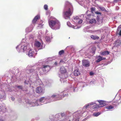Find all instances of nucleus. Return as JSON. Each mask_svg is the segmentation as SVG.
Here are the masks:
<instances>
[{
	"label": "nucleus",
	"instance_id": "1",
	"mask_svg": "<svg viewBox=\"0 0 121 121\" xmlns=\"http://www.w3.org/2000/svg\"><path fill=\"white\" fill-rule=\"evenodd\" d=\"M73 9L71 4L68 1H66L63 11L64 17L66 19L70 18L73 14Z\"/></svg>",
	"mask_w": 121,
	"mask_h": 121
},
{
	"label": "nucleus",
	"instance_id": "2",
	"mask_svg": "<svg viewBox=\"0 0 121 121\" xmlns=\"http://www.w3.org/2000/svg\"><path fill=\"white\" fill-rule=\"evenodd\" d=\"M48 23L50 27L53 30H57L60 28V23L56 19H54L53 17H51L48 20Z\"/></svg>",
	"mask_w": 121,
	"mask_h": 121
},
{
	"label": "nucleus",
	"instance_id": "3",
	"mask_svg": "<svg viewBox=\"0 0 121 121\" xmlns=\"http://www.w3.org/2000/svg\"><path fill=\"white\" fill-rule=\"evenodd\" d=\"M82 65L85 67H88L90 65L89 62L86 60H82Z\"/></svg>",
	"mask_w": 121,
	"mask_h": 121
},
{
	"label": "nucleus",
	"instance_id": "4",
	"mask_svg": "<svg viewBox=\"0 0 121 121\" xmlns=\"http://www.w3.org/2000/svg\"><path fill=\"white\" fill-rule=\"evenodd\" d=\"M36 91L37 93L39 94L43 93L44 92V89L43 88L39 86L37 87Z\"/></svg>",
	"mask_w": 121,
	"mask_h": 121
},
{
	"label": "nucleus",
	"instance_id": "5",
	"mask_svg": "<svg viewBox=\"0 0 121 121\" xmlns=\"http://www.w3.org/2000/svg\"><path fill=\"white\" fill-rule=\"evenodd\" d=\"M50 68V66L48 65H43L41 69L43 72H45L48 71Z\"/></svg>",
	"mask_w": 121,
	"mask_h": 121
},
{
	"label": "nucleus",
	"instance_id": "6",
	"mask_svg": "<svg viewBox=\"0 0 121 121\" xmlns=\"http://www.w3.org/2000/svg\"><path fill=\"white\" fill-rule=\"evenodd\" d=\"M98 101L99 103L100 106V107H103L106 105V102L104 101L98 100Z\"/></svg>",
	"mask_w": 121,
	"mask_h": 121
},
{
	"label": "nucleus",
	"instance_id": "7",
	"mask_svg": "<svg viewBox=\"0 0 121 121\" xmlns=\"http://www.w3.org/2000/svg\"><path fill=\"white\" fill-rule=\"evenodd\" d=\"M74 75L76 76H77L81 74L80 71L78 69H76L73 71Z\"/></svg>",
	"mask_w": 121,
	"mask_h": 121
},
{
	"label": "nucleus",
	"instance_id": "8",
	"mask_svg": "<svg viewBox=\"0 0 121 121\" xmlns=\"http://www.w3.org/2000/svg\"><path fill=\"white\" fill-rule=\"evenodd\" d=\"M40 17L39 15H37L32 20V22L33 24H35L37 20Z\"/></svg>",
	"mask_w": 121,
	"mask_h": 121
},
{
	"label": "nucleus",
	"instance_id": "9",
	"mask_svg": "<svg viewBox=\"0 0 121 121\" xmlns=\"http://www.w3.org/2000/svg\"><path fill=\"white\" fill-rule=\"evenodd\" d=\"M67 25L73 28L74 29H77L78 28H79V27L77 26H74L73 25H72L71 24L70 22H67Z\"/></svg>",
	"mask_w": 121,
	"mask_h": 121
},
{
	"label": "nucleus",
	"instance_id": "10",
	"mask_svg": "<svg viewBox=\"0 0 121 121\" xmlns=\"http://www.w3.org/2000/svg\"><path fill=\"white\" fill-rule=\"evenodd\" d=\"M60 71L61 73H66V71L63 66H62L60 68Z\"/></svg>",
	"mask_w": 121,
	"mask_h": 121
},
{
	"label": "nucleus",
	"instance_id": "11",
	"mask_svg": "<svg viewBox=\"0 0 121 121\" xmlns=\"http://www.w3.org/2000/svg\"><path fill=\"white\" fill-rule=\"evenodd\" d=\"M99 59L96 61L97 62H98L103 60H105L106 58L105 57H103L100 56H98Z\"/></svg>",
	"mask_w": 121,
	"mask_h": 121
},
{
	"label": "nucleus",
	"instance_id": "12",
	"mask_svg": "<svg viewBox=\"0 0 121 121\" xmlns=\"http://www.w3.org/2000/svg\"><path fill=\"white\" fill-rule=\"evenodd\" d=\"M82 16L84 17V16H85L86 19V20H89L90 19L91 17L92 16L91 14H88L87 15H85L84 14H82L81 15V16Z\"/></svg>",
	"mask_w": 121,
	"mask_h": 121
},
{
	"label": "nucleus",
	"instance_id": "13",
	"mask_svg": "<svg viewBox=\"0 0 121 121\" xmlns=\"http://www.w3.org/2000/svg\"><path fill=\"white\" fill-rule=\"evenodd\" d=\"M100 53L101 55L102 56L106 55H109V52L108 51H105L100 52Z\"/></svg>",
	"mask_w": 121,
	"mask_h": 121
},
{
	"label": "nucleus",
	"instance_id": "14",
	"mask_svg": "<svg viewBox=\"0 0 121 121\" xmlns=\"http://www.w3.org/2000/svg\"><path fill=\"white\" fill-rule=\"evenodd\" d=\"M34 54V52L32 50H30L28 53V55L29 56H32Z\"/></svg>",
	"mask_w": 121,
	"mask_h": 121
},
{
	"label": "nucleus",
	"instance_id": "15",
	"mask_svg": "<svg viewBox=\"0 0 121 121\" xmlns=\"http://www.w3.org/2000/svg\"><path fill=\"white\" fill-rule=\"evenodd\" d=\"M6 109V108L4 106H3L0 104V111H5Z\"/></svg>",
	"mask_w": 121,
	"mask_h": 121
},
{
	"label": "nucleus",
	"instance_id": "16",
	"mask_svg": "<svg viewBox=\"0 0 121 121\" xmlns=\"http://www.w3.org/2000/svg\"><path fill=\"white\" fill-rule=\"evenodd\" d=\"M91 39L94 40H96L99 39V37L96 35H91Z\"/></svg>",
	"mask_w": 121,
	"mask_h": 121
},
{
	"label": "nucleus",
	"instance_id": "17",
	"mask_svg": "<svg viewBox=\"0 0 121 121\" xmlns=\"http://www.w3.org/2000/svg\"><path fill=\"white\" fill-rule=\"evenodd\" d=\"M40 44L41 43L39 42L36 41L35 42V45L36 46L39 47H40Z\"/></svg>",
	"mask_w": 121,
	"mask_h": 121
},
{
	"label": "nucleus",
	"instance_id": "18",
	"mask_svg": "<svg viewBox=\"0 0 121 121\" xmlns=\"http://www.w3.org/2000/svg\"><path fill=\"white\" fill-rule=\"evenodd\" d=\"M80 4L82 6L83 5V0H75Z\"/></svg>",
	"mask_w": 121,
	"mask_h": 121
},
{
	"label": "nucleus",
	"instance_id": "19",
	"mask_svg": "<svg viewBox=\"0 0 121 121\" xmlns=\"http://www.w3.org/2000/svg\"><path fill=\"white\" fill-rule=\"evenodd\" d=\"M100 107V106L99 105H96L92 107V109H94L95 110H97V109L99 108Z\"/></svg>",
	"mask_w": 121,
	"mask_h": 121
},
{
	"label": "nucleus",
	"instance_id": "20",
	"mask_svg": "<svg viewBox=\"0 0 121 121\" xmlns=\"http://www.w3.org/2000/svg\"><path fill=\"white\" fill-rule=\"evenodd\" d=\"M101 114L100 112H98L96 113H94L93 114V115L95 117H97Z\"/></svg>",
	"mask_w": 121,
	"mask_h": 121
},
{
	"label": "nucleus",
	"instance_id": "21",
	"mask_svg": "<svg viewBox=\"0 0 121 121\" xmlns=\"http://www.w3.org/2000/svg\"><path fill=\"white\" fill-rule=\"evenodd\" d=\"M45 39L46 41L48 42H50V37L48 36H46L45 37Z\"/></svg>",
	"mask_w": 121,
	"mask_h": 121
},
{
	"label": "nucleus",
	"instance_id": "22",
	"mask_svg": "<svg viewBox=\"0 0 121 121\" xmlns=\"http://www.w3.org/2000/svg\"><path fill=\"white\" fill-rule=\"evenodd\" d=\"M89 22L91 23H95L96 21L95 19H92L90 20Z\"/></svg>",
	"mask_w": 121,
	"mask_h": 121
},
{
	"label": "nucleus",
	"instance_id": "23",
	"mask_svg": "<svg viewBox=\"0 0 121 121\" xmlns=\"http://www.w3.org/2000/svg\"><path fill=\"white\" fill-rule=\"evenodd\" d=\"M94 104L93 103H91L88 104H87L86 105H85V107L86 108H88V106H90V105H93Z\"/></svg>",
	"mask_w": 121,
	"mask_h": 121
},
{
	"label": "nucleus",
	"instance_id": "24",
	"mask_svg": "<svg viewBox=\"0 0 121 121\" xmlns=\"http://www.w3.org/2000/svg\"><path fill=\"white\" fill-rule=\"evenodd\" d=\"M99 9L102 10L104 11H107L106 9L104 7H100L99 8Z\"/></svg>",
	"mask_w": 121,
	"mask_h": 121
},
{
	"label": "nucleus",
	"instance_id": "25",
	"mask_svg": "<svg viewBox=\"0 0 121 121\" xmlns=\"http://www.w3.org/2000/svg\"><path fill=\"white\" fill-rule=\"evenodd\" d=\"M64 53V51L63 50H61L59 52V54L60 55L63 54Z\"/></svg>",
	"mask_w": 121,
	"mask_h": 121
},
{
	"label": "nucleus",
	"instance_id": "26",
	"mask_svg": "<svg viewBox=\"0 0 121 121\" xmlns=\"http://www.w3.org/2000/svg\"><path fill=\"white\" fill-rule=\"evenodd\" d=\"M34 70L33 69H30L29 70V72H28V73H31L34 72Z\"/></svg>",
	"mask_w": 121,
	"mask_h": 121
},
{
	"label": "nucleus",
	"instance_id": "27",
	"mask_svg": "<svg viewBox=\"0 0 121 121\" xmlns=\"http://www.w3.org/2000/svg\"><path fill=\"white\" fill-rule=\"evenodd\" d=\"M114 107L112 105H110L108 106H107V108L108 109H111L113 108Z\"/></svg>",
	"mask_w": 121,
	"mask_h": 121
},
{
	"label": "nucleus",
	"instance_id": "28",
	"mask_svg": "<svg viewBox=\"0 0 121 121\" xmlns=\"http://www.w3.org/2000/svg\"><path fill=\"white\" fill-rule=\"evenodd\" d=\"M43 24H39L38 26L39 28H41L43 27Z\"/></svg>",
	"mask_w": 121,
	"mask_h": 121
},
{
	"label": "nucleus",
	"instance_id": "29",
	"mask_svg": "<svg viewBox=\"0 0 121 121\" xmlns=\"http://www.w3.org/2000/svg\"><path fill=\"white\" fill-rule=\"evenodd\" d=\"M44 8L46 10L48 9V6L47 4H45L44 6Z\"/></svg>",
	"mask_w": 121,
	"mask_h": 121
},
{
	"label": "nucleus",
	"instance_id": "30",
	"mask_svg": "<svg viewBox=\"0 0 121 121\" xmlns=\"http://www.w3.org/2000/svg\"><path fill=\"white\" fill-rule=\"evenodd\" d=\"M95 14H99L100 15V16H101V13L99 12L98 11H96L95 12Z\"/></svg>",
	"mask_w": 121,
	"mask_h": 121
},
{
	"label": "nucleus",
	"instance_id": "31",
	"mask_svg": "<svg viewBox=\"0 0 121 121\" xmlns=\"http://www.w3.org/2000/svg\"><path fill=\"white\" fill-rule=\"evenodd\" d=\"M95 10V7H92L91 8V12H93Z\"/></svg>",
	"mask_w": 121,
	"mask_h": 121
},
{
	"label": "nucleus",
	"instance_id": "32",
	"mask_svg": "<svg viewBox=\"0 0 121 121\" xmlns=\"http://www.w3.org/2000/svg\"><path fill=\"white\" fill-rule=\"evenodd\" d=\"M117 30H121V25L118 27Z\"/></svg>",
	"mask_w": 121,
	"mask_h": 121
},
{
	"label": "nucleus",
	"instance_id": "33",
	"mask_svg": "<svg viewBox=\"0 0 121 121\" xmlns=\"http://www.w3.org/2000/svg\"><path fill=\"white\" fill-rule=\"evenodd\" d=\"M108 29V28L107 27H104L103 29H102V30H106Z\"/></svg>",
	"mask_w": 121,
	"mask_h": 121
},
{
	"label": "nucleus",
	"instance_id": "34",
	"mask_svg": "<svg viewBox=\"0 0 121 121\" xmlns=\"http://www.w3.org/2000/svg\"><path fill=\"white\" fill-rule=\"evenodd\" d=\"M78 18V17L77 16L73 17V19L74 20H77Z\"/></svg>",
	"mask_w": 121,
	"mask_h": 121
},
{
	"label": "nucleus",
	"instance_id": "35",
	"mask_svg": "<svg viewBox=\"0 0 121 121\" xmlns=\"http://www.w3.org/2000/svg\"><path fill=\"white\" fill-rule=\"evenodd\" d=\"M44 98V97H42L40 99H39V101L40 102L42 101L43 99Z\"/></svg>",
	"mask_w": 121,
	"mask_h": 121
},
{
	"label": "nucleus",
	"instance_id": "36",
	"mask_svg": "<svg viewBox=\"0 0 121 121\" xmlns=\"http://www.w3.org/2000/svg\"><path fill=\"white\" fill-rule=\"evenodd\" d=\"M57 96V95H53L52 96V98H54L55 97H56Z\"/></svg>",
	"mask_w": 121,
	"mask_h": 121
},
{
	"label": "nucleus",
	"instance_id": "37",
	"mask_svg": "<svg viewBox=\"0 0 121 121\" xmlns=\"http://www.w3.org/2000/svg\"><path fill=\"white\" fill-rule=\"evenodd\" d=\"M32 29H31L30 27H28V28H27L26 29V30H32Z\"/></svg>",
	"mask_w": 121,
	"mask_h": 121
},
{
	"label": "nucleus",
	"instance_id": "38",
	"mask_svg": "<svg viewBox=\"0 0 121 121\" xmlns=\"http://www.w3.org/2000/svg\"><path fill=\"white\" fill-rule=\"evenodd\" d=\"M82 22V20H80L78 21V22L79 24L81 23Z\"/></svg>",
	"mask_w": 121,
	"mask_h": 121
},
{
	"label": "nucleus",
	"instance_id": "39",
	"mask_svg": "<svg viewBox=\"0 0 121 121\" xmlns=\"http://www.w3.org/2000/svg\"><path fill=\"white\" fill-rule=\"evenodd\" d=\"M4 97V95L1 94H0V98H2Z\"/></svg>",
	"mask_w": 121,
	"mask_h": 121
},
{
	"label": "nucleus",
	"instance_id": "40",
	"mask_svg": "<svg viewBox=\"0 0 121 121\" xmlns=\"http://www.w3.org/2000/svg\"><path fill=\"white\" fill-rule=\"evenodd\" d=\"M17 87L18 88H19V89H22V86H17Z\"/></svg>",
	"mask_w": 121,
	"mask_h": 121
},
{
	"label": "nucleus",
	"instance_id": "41",
	"mask_svg": "<svg viewBox=\"0 0 121 121\" xmlns=\"http://www.w3.org/2000/svg\"><path fill=\"white\" fill-rule=\"evenodd\" d=\"M120 1H121V0H114V1L115 2H117Z\"/></svg>",
	"mask_w": 121,
	"mask_h": 121
},
{
	"label": "nucleus",
	"instance_id": "42",
	"mask_svg": "<svg viewBox=\"0 0 121 121\" xmlns=\"http://www.w3.org/2000/svg\"><path fill=\"white\" fill-rule=\"evenodd\" d=\"M26 46H24V47L23 48V50L24 51H25L26 50Z\"/></svg>",
	"mask_w": 121,
	"mask_h": 121
},
{
	"label": "nucleus",
	"instance_id": "43",
	"mask_svg": "<svg viewBox=\"0 0 121 121\" xmlns=\"http://www.w3.org/2000/svg\"><path fill=\"white\" fill-rule=\"evenodd\" d=\"M26 46H24V47L23 48V50L24 51H25L26 50Z\"/></svg>",
	"mask_w": 121,
	"mask_h": 121
},
{
	"label": "nucleus",
	"instance_id": "44",
	"mask_svg": "<svg viewBox=\"0 0 121 121\" xmlns=\"http://www.w3.org/2000/svg\"><path fill=\"white\" fill-rule=\"evenodd\" d=\"M93 74V73L92 72H90V75H92Z\"/></svg>",
	"mask_w": 121,
	"mask_h": 121
},
{
	"label": "nucleus",
	"instance_id": "45",
	"mask_svg": "<svg viewBox=\"0 0 121 121\" xmlns=\"http://www.w3.org/2000/svg\"><path fill=\"white\" fill-rule=\"evenodd\" d=\"M118 34L120 36H121V31H120Z\"/></svg>",
	"mask_w": 121,
	"mask_h": 121
},
{
	"label": "nucleus",
	"instance_id": "46",
	"mask_svg": "<svg viewBox=\"0 0 121 121\" xmlns=\"http://www.w3.org/2000/svg\"><path fill=\"white\" fill-rule=\"evenodd\" d=\"M55 65H57V62H56L55 63V64H54Z\"/></svg>",
	"mask_w": 121,
	"mask_h": 121
},
{
	"label": "nucleus",
	"instance_id": "47",
	"mask_svg": "<svg viewBox=\"0 0 121 121\" xmlns=\"http://www.w3.org/2000/svg\"><path fill=\"white\" fill-rule=\"evenodd\" d=\"M48 13H49L48 12H46V15H48Z\"/></svg>",
	"mask_w": 121,
	"mask_h": 121
},
{
	"label": "nucleus",
	"instance_id": "48",
	"mask_svg": "<svg viewBox=\"0 0 121 121\" xmlns=\"http://www.w3.org/2000/svg\"><path fill=\"white\" fill-rule=\"evenodd\" d=\"M116 9H117L118 10L119 9V7H116Z\"/></svg>",
	"mask_w": 121,
	"mask_h": 121
},
{
	"label": "nucleus",
	"instance_id": "49",
	"mask_svg": "<svg viewBox=\"0 0 121 121\" xmlns=\"http://www.w3.org/2000/svg\"><path fill=\"white\" fill-rule=\"evenodd\" d=\"M0 121H3V120H2L0 119Z\"/></svg>",
	"mask_w": 121,
	"mask_h": 121
},
{
	"label": "nucleus",
	"instance_id": "50",
	"mask_svg": "<svg viewBox=\"0 0 121 121\" xmlns=\"http://www.w3.org/2000/svg\"><path fill=\"white\" fill-rule=\"evenodd\" d=\"M84 7L85 8L86 7V6H84Z\"/></svg>",
	"mask_w": 121,
	"mask_h": 121
},
{
	"label": "nucleus",
	"instance_id": "51",
	"mask_svg": "<svg viewBox=\"0 0 121 121\" xmlns=\"http://www.w3.org/2000/svg\"><path fill=\"white\" fill-rule=\"evenodd\" d=\"M12 99H13H13L12 98Z\"/></svg>",
	"mask_w": 121,
	"mask_h": 121
},
{
	"label": "nucleus",
	"instance_id": "52",
	"mask_svg": "<svg viewBox=\"0 0 121 121\" xmlns=\"http://www.w3.org/2000/svg\"><path fill=\"white\" fill-rule=\"evenodd\" d=\"M12 99H13H13L12 98Z\"/></svg>",
	"mask_w": 121,
	"mask_h": 121
},
{
	"label": "nucleus",
	"instance_id": "53",
	"mask_svg": "<svg viewBox=\"0 0 121 121\" xmlns=\"http://www.w3.org/2000/svg\"><path fill=\"white\" fill-rule=\"evenodd\" d=\"M12 99H13H13L12 98Z\"/></svg>",
	"mask_w": 121,
	"mask_h": 121
}]
</instances>
